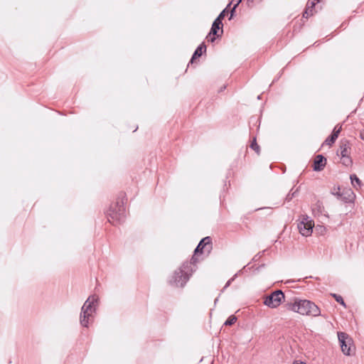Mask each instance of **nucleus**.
<instances>
[{
    "instance_id": "obj_5",
    "label": "nucleus",
    "mask_w": 364,
    "mask_h": 364,
    "mask_svg": "<svg viewBox=\"0 0 364 364\" xmlns=\"http://www.w3.org/2000/svg\"><path fill=\"white\" fill-rule=\"evenodd\" d=\"M284 300V294L281 290H277L265 297L264 304L269 308L278 307Z\"/></svg>"
},
{
    "instance_id": "obj_6",
    "label": "nucleus",
    "mask_w": 364,
    "mask_h": 364,
    "mask_svg": "<svg viewBox=\"0 0 364 364\" xmlns=\"http://www.w3.org/2000/svg\"><path fill=\"white\" fill-rule=\"evenodd\" d=\"M338 338L341 344L342 352L347 355H350L354 350L352 339L343 332L338 333Z\"/></svg>"
},
{
    "instance_id": "obj_10",
    "label": "nucleus",
    "mask_w": 364,
    "mask_h": 364,
    "mask_svg": "<svg viewBox=\"0 0 364 364\" xmlns=\"http://www.w3.org/2000/svg\"><path fill=\"white\" fill-rule=\"evenodd\" d=\"M319 0H309L306 4V8L303 14V16L305 18H308L313 15V9L316 3H318Z\"/></svg>"
},
{
    "instance_id": "obj_9",
    "label": "nucleus",
    "mask_w": 364,
    "mask_h": 364,
    "mask_svg": "<svg viewBox=\"0 0 364 364\" xmlns=\"http://www.w3.org/2000/svg\"><path fill=\"white\" fill-rule=\"evenodd\" d=\"M326 164V159L322 155H317L314 162V170L320 171L323 169Z\"/></svg>"
},
{
    "instance_id": "obj_20",
    "label": "nucleus",
    "mask_w": 364,
    "mask_h": 364,
    "mask_svg": "<svg viewBox=\"0 0 364 364\" xmlns=\"http://www.w3.org/2000/svg\"><path fill=\"white\" fill-rule=\"evenodd\" d=\"M341 129H342V127H341V125L337 124V125L334 127V129H333V130L332 134H336V136L338 137V134H340V132H341Z\"/></svg>"
},
{
    "instance_id": "obj_19",
    "label": "nucleus",
    "mask_w": 364,
    "mask_h": 364,
    "mask_svg": "<svg viewBox=\"0 0 364 364\" xmlns=\"http://www.w3.org/2000/svg\"><path fill=\"white\" fill-rule=\"evenodd\" d=\"M332 296L336 299V301L337 302L340 303L343 306H346V304H345V302H344V301H343V299L341 296L336 294H332Z\"/></svg>"
},
{
    "instance_id": "obj_11",
    "label": "nucleus",
    "mask_w": 364,
    "mask_h": 364,
    "mask_svg": "<svg viewBox=\"0 0 364 364\" xmlns=\"http://www.w3.org/2000/svg\"><path fill=\"white\" fill-rule=\"evenodd\" d=\"M221 25H222V23H219V19H215L214 21V22L212 25L210 32L209 35L207 36V38H208V41H210L212 42L214 41L215 38H210V36H211V34L217 35L218 31L220 30Z\"/></svg>"
},
{
    "instance_id": "obj_12",
    "label": "nucleus",
    "mask_w": 364,
    "mask_h": 364,
    "mask_svg": "<svg viewBox=\"0 0 364 364\" xmlns=\"http://www.w3.org/2000/svg\"><path fill=\"white\" fill-rule=\"evenodd\" d=\"M349 149H350V146L347 141L341 143V144L340 146V149H339L341 157L349 156V154H350Z\"/></svg>"
},
{
    "instance_id": "obj_22",
    "label": "nucleus",
    "mask_w": 364,
    "mask_h": 364,
    "mask_svg": "<svg viewBox=\"0 0 364 364\" xmlns=\"http://www.w3.org/2000/svg\"><path fill=\"white\" fill-rule=\"evenodd\" d=\"M225 16V9L223 10L220 14L219 16L217 17L216 19H219V23H222V20L224 18Z\"/></svg>"
},
{
    "instance_id": "obj_13",
    "label": "nucleus",
    "mask_w": 364,
    "mask_h": 364,
    "mask_svg": "<svg viewBox=\"0 0 364 364\" xmlns=\"http://www.w3.org/2000/svg\"><path fill=\"white\" fill-rule=\"evenodd\" d=\"M204 50H205V46L204 44H201L200 46H199L195 50V52L192 56V58L191 60V63H193L194 60L196 58L201 56V55Z\"/></svg>"
},
{
    "instance_id": "obj_17",
    "label": "nucleus",
    "mask_w": 364,
    "mask_h": 364,
    "mask_svg": "<svg viewBox=\"0 0 364 364\" xmlns=\"http://www.w3.org/2000/svg\"><path fill=\"white\" fill-rule=\"evenodd\" d=\"M250 147L255 150L257 154L259 153V145L257 144V141H256V138H254L252 143H251V145H250Z\"/></svg>"
},
{
    "instance_id": "obj_7",
    "label": "nucleus",
    "mask_w": 364,
    "mask_h": 364,
    "mask_svg": "<svg viewBox=\"0 0 364 364\" xmlns=\"http://www.w3.org/2000/svg\"><path fill=\"white\" fill-rule=\"evenodd\" d=\"M314 227V222L308 216H304L298 224V228L300 233L303 236H309L311 235L313 228Z\"/></svg>"
},
{
    "instance_id": "obj_1",
    "label": "nucleus",
    "mask_w": 364,
    "mask_h": 364,
    "mask_svg": "<svg viewBox=\"0 0 364 364\" xmlns=\"http://www.w3.org/2000/svg\"><path fill=\"white\" fill-rule=\"evenodd\" d=\"M286 307L303 316H318L321 314L318 306L306 299H294L293 301L287 302Z\"/></svg>"
},
{
    "instance_id": "obj_15",
    "label": "nucleus",
    "mask_w": 364,
    "mask_h": 364,
    "mask_svg": "<svg viewBox=\"0 0 364 364\" xmlns=\"http://www.w3.org/2000/svg\"><path fill=\"white\" fill-rule=\"evenodd\" d=\"M337 138L338 137L336 136V134H331L330 137H328V139H326L325 142L326 144L331 146V144H333L335 142V141L336 140Z\"/></svg>"
},
{
    "instance_id": "obj_4",
    "label": "nucleus",
    "mask_w": 364,
    "mask_h": 364,
    "mask_svg": "<svg viewBox=\"0 0 364 364\" xmlns=\"http://www.w3.org/2000/svg\"><path fill=\"white\" fill-rule=\"evenodd\" d=\"M124 213L125 208L123 205V203L117 202L114 205H111L107 211L108 220L112 223L120 222L124 216Z\"/></svg>"
},
{
    "instance_id": "obj_16",
    "label": "nucleus",
    "mask_w": 364,
    "mask_h": 364,
    "mask_svg": "<svg viewBox=\"0 0 364 364\" xmlns=\"http://www.w3.org/2000/svg\"><path fill=\"white\" fill-rule=\"evenodd\" d=\"M236 321H237V318L235 316L232 315L225 322V325L231 326V325L234 324L236 322Z\"/></svg>"
},
{
    "instance_id": "obj_21",
    "label": "nucleus",
    "mask_w": 364,
    "mask_h": 364,
    "mask_svg": "<svg viewBox=\"0 0 364 364\" xmlns=\"http://www.w3.org/2000/svg\"><path fill=\"white\" fill-rule=\"evenodd\" d=\"M242 1V0H232L231 3H234V6L231 10V17L233 15V12L235 11V8L238 6V4Z\"/></svg>"
},
{
    "instance_id": "obj_18",
    "label": "nucleus",
    "mask_w": 364,
    "mask_h": 364,
    "mask_svg": "<svg viewBox=\"0 0 364 364\" xmlns=\"http://www.w3.org/2000/svg\"><path fill=\"white\" fill-rule=\"evenodd\" d=\"M350 180L353 186H355V183L358 186L360 183V179L355 174L350 176Z\"/></svg>"
},
{
    "instance_id": "obj_3",
    "label": "nucleus",
    "mask_w": 364,
    "mask_h": 364,
    "mask_svg": "<svg viewBox=\"0 0 364 364\" xmlns=\"http://www.w3.org/2000/svg\"><path fill=\"white\" fill-rule=\"evenodd\" d=\"M98 300V297L95 295L90 296L84 303L81 309L80 321L82 326L87 327L90 321L93 319V314L95 311L94 304Z\"/></svg>"
},
{
    "instance_id": "obj_24",
    "label": "nucleus",
    "mask_w": 364,
    "mask_h": 364,
    "mask_svg": "<svg viewBox=\"0 0 364 364\" xmlns=\"http://www.w3.org/2000/svg\"><path fill=\"white\" fill-rule=\"evenodd\" d=\"M360 137L364 140V132L360 133Z\"/></svg>"
},
{
    "instance_id": "obj_14",
    "label": "nucleus",
    "mask_w": 364,
    "mask_h": 364,
    "mask_svg": "<svg viewBox=\"0 0 364 364\" xmlns=\"http://www.w3.org/2000/svg\"><path fill=\"white\" fill-rule=\"evenodd\" d=\"M341 163L346 166H348L352 164V160L349 156L341 157Z\"/></svg>"
},
{
    "instance_id": "obj_23",
    "label": "nucleus",
    "mask_w": 364,
    "mask_h": 364,
    "mask_svg": "<svg viewBox=\"0 0 364 364\" xmlns=\"http://www.w3.org/2000/svg\"><path fill=\"white\" fill-rule=\"evenodd\" d=\"M293 364H306V363L301 360H294Z\"/></svg>"
},
{
    "instance_id": "obj_8",
    "label": "nucleus",
    "mask_w": 364,
    "mask_h": 364,
    "mask_svg": "<svg viewBox=\"0 0 364 364\" xmlns=\"http://www.w3.org/2000/svg\"><path fill=\"white\" fill-rule=\"evenodd\" d=\"M211 249V238L210 237H205L200 240L197 247L195 250L194 255L193 256L191 261L194 263L196 262L197 260V255L203 252V250H206L208 252H210Z\"/></svg>"
},
{
    "instance_id": "obj_2",
    "label": "nucleus",
    "mask_w": 364,
    "mask_h": 364,
    "mask_svg": "<svg viewBox=\"0 0 364 364\" xmlns=\"http://www.w3.org/2000/svg\"><path fill=\"white\" fill-rule=\"evenodd\" d=\"M193 264L192 261L184 262L181 267L174 272L169 280L170 284L176 287H183L193 272Z\"/></svg>"
}]
</instances>
